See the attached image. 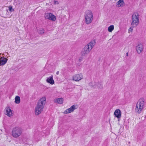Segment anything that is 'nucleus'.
I'll return each instance as SVG.
<instances>
[{
    "label": "nucleus",
    "instance_id": "1a4fd4ad",
    "mask_svg": "<svg viewBox=\"0 0 146 146\" xmlns=\"http://www.w3.org/2000/svg\"><path fill=\"white\" fill-rule=\"evenodd\" d=\"M44 107L36 104L35 110V114L38 115L40 114L43 111Z\"/></svg>",
    "mask_w": 146,
    "mask_h": 146
},
{
    "label": "nucleus",
    "instance_id": "a211bd4d",
    "mask_svg": "<svg viewBox=\"0 0 146 146\" xmlns=\"http://www.w3.org/2000/svg\"><path fill=\"white\" fill-rule=\"evenodd\" d=\"M96 43V42L95 40H93L91 41L87 45L88 46H89L90 47V48L91 49H92L95 45Z\"/></svg>",
    "mask_w": 146,
    "mask_h": 146
},
{
    "label": "nucleus",
    "instance_id": "412c9836",
    "mask_svg": "<svg viewBox=\"0 0 146 146\" xmlns=\"http://www.w3.org/2000/svg\"><path fill=\"white\" fill-rule=\"evenodd\" d=\"M8 10L10 12H13L14 11V9L11 6H9L8 7Z\"/></svg>",
    "mask_w": 146,
    "mask_h": 146
},
{
    "label": "nucleus",
    "instance_id": "9d476101",
    "mask_svg": "<svg viewBox=\"0 0 146 146\" xmlns=\"http://www.w3.org/2000/svg\"><path fill=\"white\" fill-rule=\"evenodd\" d=\"M46 97L45 96L41 97L38 100L37 104L44 107L46 103Z\"/></svg>",
    "mask_w": 146,
    "mask_h": 146
},
{
    "label": "nucleus",
    "instance_id": "423d86ee",
    "mask_svg": "<svg viewBox=\"0 0 146 146\" xmlns=\"http://www.w3.org/2000/svg\"><path fill=\"white\" fill-rule=\"evenodd\" d=\"M4 112V114L9 117H11L13 115V111L10 107L7 106L5 108Z\"/></svg>",
    "mask_w": 146,
    "mask_h": 146
},
{
    "label": "nucleus",
    "instance_id": "4468645a",
    "mask_svg": "<svg viewBox=\"0 0 146 146\" xmlns=\"http://www.w3.org/2000/svg\"><path fill=\"white\" fill-rule=\"evenodd\" d=\"M46 82L51 85H54L55 84V82L53 78V76L51 75L50 76L47 77L46 80Z\"/></svg>",
    "mask_w": 146,
    "mask_h": 146
},
{
    "label": "nucleus",
    "instance_id": "f8f14e48",
    "mask_svg": "<svg viewBox=\"0 0 146 146\" xmlns=\"http://www.w3.org/2000/svg\"><path fill=\"white\" fill-rule=\"evenodd\" d=\"M53 101L54 103L56 104H62L64 103V98L62 97L57 98H55L54 100Z\"/></svg>",
    "mask_w": 146,
    "mask_h": 146
},
{
    "label": "nucleus",
    "instance_id": "2eb2a0df",
    "mask_svg": "<svg viewBox=\"0 0 146 146\" xmlns=\"http://www.w3.org/2000/svg\"><path fill=\"white\" fill-rule=\"evenodd\" d=\"M91 50L92 49L90 48L89 46L87 45L83 48L82 52L84 54H87L90 52Z\"/></svg>",
    "mask_w": 146,
    "mask_h": 146
},
{
    "label": "nucleus",
    "instance_id": "0eeeda50",
    "mask_svg": "<svg viewBox=\"0 0 146 146\" xmlns=\"http://www.w3.org/2000/svg\"><path fill=\"white\" fill-rule=\"evenodd\" d=\"M78 108V105L74 104L70 108L65 110L63 112V113L67 114L71 113L74 112L75 110L77 109Z\"/></svg>",
    "mask_w": 146,
    "mask_h": 146
},
{
    "label": "nucleus",
    "instance_id": "5701e85b",
    "mask_svg": "<svg viewBox=\"0 0 146 146\" xmlns=\"http://www.w3.org/2000/svg\"><path fill=\"white\" fill-rule=\"evenodd\" d=\"M54 4H59V3L57 1H54Z\"/></svg>",
    "mask_w": 146,
    "mask_h": 146
},
{
    "label": "nucleus",
    "instance_id": "6ab92c4d",
    "mask_svg": "<svg viewBox=\"0 0 146 146\" xmlns=\"http://www.w3.org/2000/svg\"><path fill=\"white\" fill-rule=\"evenodd\" d=\"M114 29V26L113 25H111L109 26L108 28V31L110 33H112Z\"/></svg>",
    "mask_w": 146,
    "mask_h": 146
},
{
    "label": "nucleus",
    "instance_id": "9b49d317",
    "mask_svg": "<svg viewBox=\"0 0 146 146\" xmlns=\"http://www.w3.org/2000/svg\"><path fill=\"white\" fill-rule=\"evenodd\" d=\"M135 49L137 53L138 54H141L143 51V48L142 44L141 43H138L135 47Z\"/></svg>",
    "mask_w": 146,
    "mask_h": 146
},
{
    "label": "nucleus",
    "instance_id": "f3484780",
    "mask_svg": "<svg viewBox=\"0 0 146 146\" xmlns=\"http://www.w3.org/2000/svg\"><path fill=\"white\" fill-rule=\"evenodd\" d=\"M124 5V0H119L116 3V6L118 7H123Z\"/></svg>",
    "mask_w": 146,
    "mask_h": 146
},
{
    "label": "nucleus",
    "instance_id": "dca6fc26",
    "mask_svg": "<svg viewBox=\"0 0 146 146\" xmlns=\"http://www.w3.org/2000/svg\"><path fill=\"white\" fill-rule=\"evenodd\" d=\"M8 59L5 57H1L0 58V66H3L7 63Z\"/></svg>",
    "mask_w": 146,
    "mask_h": 146
},
{
    "label": "nucleus",
    "instance_id": "6e6552de",
    "mask_svg": "<svg viewBox=\"0 0 146 146\" xmlns=\"http://www.w3.org/2000/svg\"><path fill=\"white\" fill-rule=\"evenodd\" d=\"M83 78V75L81 73L75 74L72 76V80L76 82L80 81Z\"/></svg>",
    "mask_w": 146,
    "mask_h": 146
},
{
    "label": "nucleus",
    "instance_id": "20e7f679",
    "mask_svg": "<svg viewBox=\"0 0 146 146\" xmlns=\"http://www.w3.org/2000/svg\"><path fill=\"white\" fill-rule=\"evenodd\" d=\"M131 25L134 27L136 26L139 23V14L137 12L134 13L132 15Z\"/></svg>",
    "mask_w": 146,
    "mask_h": 146
},
{
    "label": "nucleus",
    "instance_id": "7ed1b4c3",
    "mask_svg": "<svg viewBox=\"0 0 146 146\" xmlns=\"http://www.w3.org/2000/svg\"><path fill=\"white\" fill-rule=\"evenodd\" d=\"M22 131L21 129L18 127H14L12 131L11 135L13 137L17 138L22 134Z\"/></svg>",
    "mask_w": 146,
    "mask_h": 146
},
{
    "label": "nucleus",
    "instance_id": "f03ea898",
    "mask_svg": "<svg viewBox=\"0 0 146 146\" xmlns=\"http://www.w3.org/2000/svg\"><path fill=\"white\" fill-rule=\"evenodd\" d=\"M145 103V99L143 98H140L137 101L136 108L135 112L137 113H140L143 110Z\"/></svg>",
    "mask_w": 146,
    "mask_h": 146
},
{
    "label": "nucleus",
    "instance_id": "39448f33",
    "mask_svg": "<svg viewBox=\"0 0 146 146\" xmlns=\"http://www.w3.org/2000/svg\"><path fill=\"white\" fill-rule=\"evenodd\" d=\"M44 17L46 20L52 21H55L56 20V16L53 13L50 12L45 13L44 15Z\"/></svg>",
    "mask_w": 146,
    "mask_h": 146
},
{
    "label": "nucleus",
    "instance_id": "aec40b11",
    "mask_svg": "<svg viewBox=\"0 0 146 146\" xmlns=\"http://www.w3.org/2000/svg\"><path fill=\"white\" fill-rule=\"evenodd\" d=\"M15 103L17 104H19L21 102L20 97L18 96H16L15 98Z\"/></svg>",
    "mask_w": 146,
    "mask_h": 146
},
{
    "label": "nucleus",
    "instance_id": "4be33fe9",
    "mask_svg": "<svg viewBox=\"0 0 146 146\" xmlns=\"http://www.w3.org/2000/svg\"><path fill=\"white\" fill-rule=\"evenodd\" d=\"M133 29L131 27H130L128 29V33H130L132 32Z\"/></svg>",
    "mask_w": 146,
    "mask_h": 146
},
{
    "label": "nucleus",
    "instance_id": "ddd939ff",
    "mask_svg": "<svg viewBox=\"0 0 146 146\" xmlns=\"http://www.w3.org/2000/svg\"><path fill=\"white\" fill-rule=\"evenodd\" d=\"M114 115L115 117H116L119 120V119L121 117V111L119 109H117L115 111Z\"/></svg>",
    "mask_w": 146,
    "mask_h": 146
},
{
    "label": "nucleus",
    "instance_id": "f257e3e1",
    "mask_svg": "<svg viewBox=\"0 0 146 146\" xmlns=\"http://www.w3.org/2000/svg\"><path fill=\"white\" fill-rule=\"evenodd\" d=\"M84 19L85 23L89 24L92 21L93 19V14L92 10L88 9L86 10L84 13Z\"/></svg>",
    "mask_w": 146,
    "mask_h": 146
},
{
    "label": "nucleus",
    "instance_id": "b1692460",
    "mask_svg": "<svg viewBox=\"0 0 146 146\" xmlns=\"http://www.w3.org/2000/svg\"><path fill=\"white\" fill-rule=\"evenodd\" d=\"M113 0L114 1H117V0Z\"/></svg>",
    "mask_w": 146,
    "mask_h": 146
}]
</instances>
